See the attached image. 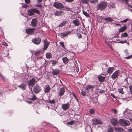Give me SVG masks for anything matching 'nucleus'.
I'll return each instance as SVG.
<instances>
[{
  "label": "nucleus",
  "instance_id": "14",
  "mask_svg": "<svg viewBox=\"0 0 132 132\" xmlns=\"http://www.w3.org/2000/svg\"><path fill=\"white\" fill-rule=\"evenodd\" d=\"M65 92V90L64 87L60 88L58 93V95L61 96H63Z\"/></svg>",
  "mask_w": 132,
  "mask_h": 132
},
{
  "label": "nucleus",
  "instance_id": "6",
  "mask_svg": "<svg viewBox=\"0 0 132 132\" xmlns=\"http://www.w3.org/2000/svg\"><path fill=\"white\" fill-rule=\"evenodd\" d=\"M53 6L57 9H63L64 7L62 3L56 2L53 3Z\"/></svg>",
  "mask_w": 132,
  "mask_h": 132
},
{
  "label": "nucleus",
  "instance_id": "64",
  "mask_svg": "<svg viewBox=\"0 0 132 132\" xmlns=\"http://www.w3.org/2000/svg\"><path fill=\"white\" fill-rule=\"evenodd\" d=\"M111 96L114 98H116L117 97L113 94H111Z\"/></svg>",
  "mask_w": 132,
  "mask_h": 132
},
{
  "label": "nucleus",
  "instance_id": "1",
  "mask_svg": "<svg viewBox=\"0 0 132 132\" xmlns=\"http://www.w3.org/2000/svg\"><path fill=\"white\" fill-rule=\"evenodd\" d=\"M107 3L105 2H103L100 3L97 6L98 10L102 11L104 10L106 7Z\"/></svg>",
  "mask_w": 132,
  "mask_h": 132
},
{
  "label": "nucleus",
  "instance_id": "58",
  "mask_svg": "<svg viewBox=\"0 0 132 132\" xmlns=\"http://www.w3.org/2000/svg\"><path fill=\"white\" fill-rule=\"evenodd\" d=\"M74 0H65V1L66 2H71L73 1Z\"/></svg>",
  "mask_w": 132,
  "mask_h": 132
},
{
  "label": "nucleus",
  "instance_id": "56",
  "mask_svg": "<svg viewBox=\"0 0 132 132\" xmlns=\"http://www.w3.org/2000/svg\"><path fill=\"white\" fill-rule=\"evenodd\" d=\"M105 92V91L103 90H101L99 91H98V92L102 94V93H104Z\"/></svg>",
  "mask_w": 132,
  "mask_h": 132
},
{
  "label": "nucleus",
  "instance_id": "47",
  "mask_svg": "<svg viewBox=\"0 0 132 132\" xmlns=\"http://www.w3.org/2000/svg\"><path fill=\"white\" fill-rule=\"evenodd\" d=\"M98 0H91V3H96L98 2Z\"/></svg>",
  "mask_w": 132,
  "mask_h": 132
},
{
  "label": "nucleus",
  "instance_id": "9",
  "mask_svg": "<svg viewBox=\"0 0 132 132\" xmlns=\"http://www.w3.org/2000/svg\"><path fill=\"white\" fill-rule=\"evenodd\" d=\"M120 71L119 70H118L115 71L112 74L111 77L113 80H115L116 78H118L119 76Z\"/></svg>",
  "mask_w": 132,
  "mask_h": 132
},
{
  "label": "nucleus",
  "instance_id": "24",
  "mask_svg": "<svg viewBox=\"0 0 132 132\" xmlns=\"http://www.w3.org/2000/svg\"><path fill=\"white\" fill-rule=\"evenodd\" d=\"M114 67H110L107 69V72L109 74H111L114 70Z\"/></svg>",
  "mask_w": 132,
  "mask_h": 132
},
{
  "label": "nucleus",
  "instance_id": "22",
  "mask_svg": "<svg viewBox=\"0 0 132 132\" xmlns=\"http://www.w3.org/2000/svg\"><path fill=\"white\" fill-rule=\"evenodd\" d=\"M127 28V26L125 25L120 28L119 30V31L120 32L124 31L126 30Z\"/></svg>",
  "mask_w": 132,
  "mask_h": 132
},
{
  "label": "nucleus",
  "instance_id": "15",
  "mask_svg": "<svg viewBox=\"0 0 132 132\" xmlns=\"http://www.w3.org/2000/svg\"><path fill=\"white\" fill-rule=\"evenodd\" d=\"M51 72L53 75H56L60 73V71L57 68L55 69H52Z\"/></svg>",
  "mask_w": 132,
  "mask_h": 132
},
{
  "label": "nucleus",
  "instance_id": "55",
  "mask_svg": "<svg viewBox=\"0 0 132 132\" xmlns=\"http://www.w3.org/2000/svg\"><path fill=\"white\" fill-rule=\"evenodd\" d=\"M65 9H66V10L67 11H71V9L69 7H65Z\"/></svg>",
  "mask_w": 132,
  "mask_h": 132
},
{
  "label": "nucleus",
  "instance_id": "13",
  "mask_svg": "<svg viewBox=\"0 0 132 132\" xmlns=\"http://www.w3.org/2000/svg\"><path fill=\"white\" fill-rule=\"evenodd\" d=\"M93 124L95 125H98V124H102V123L101 120L98 119H94L93 120Z\"/></svg>",
  "mask_w": 132,
  "mask_h": 132
},
{
  "label": "nucleus",
  "instance_id": "62",
  "mask_svg": "<svg viewBox=\"0 0 132 132\" xmlns=\"http://www.w3.org/2000/svg\"><path fill=\"white\" fill-rule=\"evenodd\" d=\"M25 2L27 3H29L30 2V0H25Z\"/></svg>",
  "mask_w": 132,
  "mask_h": 132
},
{
  "label": "nucleus",
  "instance_id": "8",
  "mask_svg": "<svg viewBox=\"0 0 132 132\" xmlns=\"http://www.w3.org/2000/svg\"><path fill=\"white\" fill-rule=\"evenodd\" d=\"M38 20L37 18L33 19L30 24V26L32 27H35L37 25Z\"/></svg>",
  "mask_w": 132,
  "mask_h": 132
},
{
  "label": "nucleus",
  "instance_id": "31",
  "mask_svg": "<svg viewBox=\"0 0 132 132\" xmlns=\"http://www.w3.org/2000/svg\"><path fill=\"white\" fill-rule=\"evenodd\" d=\"M42 50H39L36 52H34V55H35L36 56H38L40 54V53H42Z\"/></svg>",
  "mask_w": 132,
  "mask_h": 132
},
{
  "label": "nucleus",
  "instance_id": "27",
  "mask_svg": "<svg viewBox=\"0 0 132 132\" xmlns=\"http://www.w3.org/2000/svg\"><path fill=\"white\" fill-rule=\"evenodd\" d=\"M116 132H122L123 131V129L119 128L118 127H116L114 128Z\"/></svg>",
  "mask_w": 132,
  "mask_h": 132
},
{
  "label": "nucleus",
  "instance_id": "39",
  "mask_svg": "<svg viewBox=\"0 0 132 132\" xmlns=\"http://www.w3.org/2000/svg\"><path fill=\"white\" fill-rule=\"evenodd\" d=\"M129 0H120V2H122V3H124L125 4H127L128 5V2Z\"/></svg>",
  "mask_w": 132,
  "mask_h": 132
},
{
  "label": "nucleus",
  "instance_id": "19",
  "mask_svg": "<svg viewBox=\"0 0 132 132\" xmlns=\"http://www.w3.org/2000/svg\"><path fill=\"white\" fill-rule=\"evenodd\" d=\"M72 23L75 25V26H78L80 24L79 21L77 19H76L75 20H73Z\"/></svg>",
  "mask_w": 132,
  "mask_h": 132
},
{
  "label": "nucleus",
  "instance_id": "7",
  "mask_svg": "<svg viewBox=\"0 0 132 132\" xmlns=\"http://www.w3.org/2000/svg\"><path fill=\"white\" fill-rule=\"evenodd\" d=\"M42 40L43 42L44 45L43 48V50L44 51L46 50L47 48L50 45V42L46 38L44 40Z\"/></svg>",
  "mask_w": 132,
  "mask_h": 132
},
{
  "label": "nucleus",
  "instance_id": "29",
  "mask_svg": "<svg viewBox=\"0 0 132 132\" xmlns=\"http://www.w3.org/2000/svg\"><path fill=\"white\" fill-rule=\"evenodd\" d=\"M105 79V77L102 76H100L98 77V79L100 82H103Z\"/></svg>",
  "mask_w": 132,
  "mask_h": 132
},
{
  "label": "nucleus",
  "instance_id": "17",
  "mask_svg": "<svg viewBox=\"0 0 132 132\" xmlns=\"http://www.w3.org/2000/svg\"><path fill=\"white\" fill-rule=\"evenodd\" d=\"M70 106V104L69 103H67L66 104H63L62 106V108L64 110H66L68 109Z\"/></svg>",
  "mask_w": 132,
  "mask_h": 132
},
{
  "label": "nucleus",
  "instance_id": "32",
  "mask_svg": "<svg viewBox=\"0 0 132 132\" xmlns=\"http://www.w3.org/2000/svg\"><path fill=\"white\" fill-rule=\"evenodd\" d=\"M104 19L105 20L109 22H112L113 21V19L110 17L107 18H104Z\"/></svg>",
  "mask_w": 132,
  "mask_h": 132
},
{
  "label": "nucleus",
  "instance_id": "51",
  "mask_svg": "<svg viewBox=\"0 0 132 132\" xmlns=\"http://www.w3.org/2000/svg\"><path fill=\"white\" fill-rule=\"evenodd\" d=\"M73 96L75 97V98L76 100L77 101H78V99L77 97V96H76V95H75V94L73 92Z\"/></svg>",
  "mask_w": 132,
  "mask_h": 132
},
{
  "label": "nucleus",
  "instance_id": "36",
  "mask_svg": "<svg viewBox=\"0 0 132 132\" xmlns=\"http://www.w3.org/2000/svg\"><path fill=\"white\" fill-rule=\"evenodd\" d=\"M114 129L113 127H109L107 130L108 132H113Z\"/></svg>",
  "mask_w": 132,
  "mask_h": 132
},
{
  "label": "nucleus",
  "instance_id": "43",
  "mask_svg": "<svg viewBox=\"0 0 132 132\" xmlns=\"http://www.w3.org/2000/svg\"><path fill=\"white\" fill-rule=\"evenodd\" d=\"M97 87L95 86H91V89H92V91H93L94 90L95 91L97 89Z\"/></svg>",
  "mask_w": 132,
  "mask_h": 132
},
{
  "label": "nucleus",
  "instance_id": "34",
  "mask_svg": "<svg viewBox=\"0 0 132 132\" xmlns=\"http://www.w3.org/2000/svg\"><path fill=\"white\" fill-rule=\"evenodd\" d=\"M50 62H52V65L53 66H54L56 64L58 63L57 61L54 60H51Z\"/></svg>",
  "mask_w": 132,
  "mask_h": 132
},
{
  "label": "nucleus",
  "instance_id": "45",
  "mask_svg": "<svg viewBox=\"0 0 132 132\" xmlns=\"http://www.w3.org/2000/svg\"><path fill=\"white\" fill-rule=\"evenodd\" d=\"M88 1L89 0H82V2L85 4H87Z\"/></svg>",
  "mask_w": 132,
  "mask_h": 132
},
{
  "label": "nucleus",
  "instance_id": "57",
  "mask_svg": "<svg viewBox=\"0 0 132 132\" xmlns=\"http://www.w3.org/2000/svg\"><path fill=\"white\" fill-rule=\"evenodd\" d=\"M131 58H132V54L126 57V58L127 59H130Z\"/></svg>",
  "mask_w": 132,
  "mask_h": 132
},
{
  "label": "nucleus",
  "instance_id": "12",
  "mask_svg": "<svg viewBox=\"0 0 132 132\" xmlns=\"http://www.w3.org/2000/svg\"><path fill=\"white\" fill-rule=\"evenodd\" d=\"M36 82V80L34 78H32L31 79H30L28 81V83L29 87H30V86H32V87L35 84Z\"/></svg>",
  "mask_w": 132,
  "mask_h": 132
},
{
  "label": "nucleus",
  "instance_id": "10",
  "mask_svg": "<svg viewBox=\"0 0 132 132\" xmlns=\"http://www.w3.org/2000/svg\"><path fill=\"white\" fill-rule=\"evenodd\" d=\"M35 29L33 28H29L26 29V32L28 35H32L35 32Z\"/></svg>",
  "mask_w": 132,
  "mask_h": 132
},
{
  "label": "nucleus",
  "instance_id": "53",
  "mask_svg": "<svg viewBox=\"0 0 132 132\" xmlns=\"http://www.w3.org/2000/svg\"><path fill=\"white\" fill-rule=\"evenodd\" d=\"M130 91L131 94H132V85H131L129 87Z\"/></svg>",
  "mask_w": 132,
  "mask_h": 132
},
{
  "label": "nucleus",
  "instance_id": "11",
  "mask_svg": "<svg viewBox=\"0 0 132 132\" xmlns=\"http://www.w3.org/2000/svg\"><path fill=\"white\" fill-rule=\"evenodd\" d=\"M110 120L111 123L114 126H116L118 124L119 122L116 118H112Z\"/></svg>",
  "mask_w": 132,
  "mask_h": 132
},
{
  "label": "nucleus",
  "instance_id": "33",
  "mask_svg": "<svg viewBox=\"0 0 132 132\" xmlns=\"http://www.w3.org/2000/svg\"><path fill=\"white\" fill-rule=\"evenodd\" d=\"M46 56L47 59H50L52 57V54L51 53H47L46 54Z\"/></svg>",
  "mask_w": 132,
  "mask_h": 132
},
{
  "label": "nucleus",
  "instance_id": "2",
  "mask_svg": "<svg viewBox=\"0 0 132 132\" xmlns=\"http://www.w3.org/2000/svg\"><path fill=\"white\" fill-rule=\"evenodd\" d=\"M42 90L41 87L38 84L34 86L33 91L35 94H38Z\"/></svg>",
  "mask_w": 132,
  "mask_h": 132
},
{
  "label": "nucleus",
  "instance_id": "63",
  "mask_svg": "<svg viewBox=\"0 0 132 132\" xmlns=\"http://www.w3.org/2000/svg\"><path fill=\"white\" fill-rule=\"evenodd\" d=\"M111 6L112 8H114V5L113 3L111 4Z\"/></svg>",
  "mask_w": 132,
  "mask_h": 132
},
{
  "label": "nucleus",
  "instance_id": "61",
  "mask_svg": "<svg viewBox=\"0 0 132 132\" xmlns=\"http://www.w3.org/2000/svg\"><path fill=\"white\" fill-rule=\"evenodd\" d=\"M94 110L93 109H91V114H94Z\"/></svg>",
  "mask_w": 132,
  "mask_h": 132
},
{
  "label": "nucleus",
  "instance_id": "46",
  "mask_svg": "<svg viewBox=\"0 0 132 132\" xmlns=\"http://www.w3.org/2000/svg\"><path fill=\"white\" fill-rule=\"evenodd\" d=\"M81 93L82 95L83 96H85L86 94V92L85 91H82L81 92Z\"/></svg>",
  "mask_w": 132,
  "mask_h": 132
},
{
  "label": "nucleus",
  "instance_id": "59",
  "mask_svg": "<svg viewBox=\"0 0 132 132\" xmlns=\"http://www.w3.org/2000/svg\"><path fill=\"white\" fill-rule=\"evenodd\" d=\"M36 6H37L40 7H42V5L40 4L36 5Z\"/></svg>",
  "mask_w": 132,
  "mask_h": 132
},
{
  "label": "nucleus",
  "instance_id": "40",
  "mask_svg": "<svg viewBox=\"0 0 132 132\" xmlns=\"http://www.w3.org/2000/svg\"><path fill=\"white\" fill-rule=\"evenodd\" d=\"M48 102L50 104H54L55 103V101L54 99L52 100H49Z\"/></svg>",
  "mask_w": 132,
  "mask_h": 132
},
{
  "label": "nucleus",
  "instance_id": "3",
  "mask_svg": "<svg viewBox=\"0 0 132 132\" xmlns=\"http://www.w3.org/2000/svg\"><path fill=\"white\" fill-rule=\"evenodd\" d=\"M27 11L28 12V14L30 16L32 15H34V13H35L38 14L40 13L39 11L35 8L27 10Z\"/></svg>",
  "mask_w": 132,
  "mask_h": 132
},
{
  "label": "nucleus",
  "instance_id": "52",
  "mask_svg": "<svg viewBox=\"0 0 132 132\" xmlns=\"http://www.w3.org/2000/svg\"><path fill=\"white\" fill-rule=\"evenodd\" d=\"M28 7V5L26 4H23L22 5V7L23 8H26Z\"/></svg>",
  "mask_w": 132,
  "mask_h": 132
},
{
  "label": "nucleus",
  "instance_id": "60",
  "mask_svg": "<svg viewBox=\"0 0 132 132\" xmlns=\"http://www.w3.org/2000/svg\"><path fill=\"white\" fill-rule=\"evenodd\" d=\"M127 42V40H125V41H121L119 42V43H121L122 44H123V43H126Z\"/></svg>",
  "mask_w": 132,
  "mask_h": 132
},
{
  "label": "nucleus",
  "instance_id": "5",
  "mask_svg": "<svg viewBox=\"0 0 132 132\" xmlns=\"http://www.w3.org/2000/svg\"><path fill=\"white\" fill-rule=\"evenodd\" d=\"M119 122L123 126H128L129 125V122L124 119H121L119 120Z\"/></svg>",
  "mask_w": 132,
  "mask_h": 132
},
{
  "label": "nucleus",
  "instance_id": "49",
  "mask_svg": "<svg viewBox=\"0 0 132 132\" xmlns=\"http://www.w3.org/2000/svg\"><path fill=\"white\" fill-rule=\"evenodd\" d=\"M112 111L113 112L116 114H117V111L114 109H112Z\"/></svg>",
  "mask_w": 132,
  "mask_h": 132
},
{
  "label": "nucleus",
  "instance_id": "50",
  "mask_svg": "<svg viewBox=\"0 0 132 132\" xmlns=\"http://www.w3.org/2000/svg\"><path fill=\"white\" fill-rule=\"evenodd\" d=\"M128 20H129L128 19H127L124 20L120 21V22H126L127 21H128Z\"/></svg>",
  "mask_w": 132,
  "mask_h": 132
},
{
  "label": "nucleus",
  "instance_id": "30",
  "mask_svg": "<svg viewBox=\"0 0 132 132\" xmlns=\"http://www.w3.org/2000/svg\"><path fill=\"white\" fill-rule=\"evenodd\" d=\"M86 89L87 93H88L90 94L89 90L91 89V85H87L86 87Z\"/></svg>",
  "mask_w": 132,
  "mask_h": 132
},
{
  "label": "nucleus",
  "instance_id": "54",
  "mask_svg": "<svg viewBox=\"0 0 132 132\" xmlns=\"http://www.w3.org/2000/svg\"><path fill=\"white\" fill-rule=\"evenodd\" d=\"M3 45L5 46H8L7 43L5 42H3L2 43V44Z\"/></svg>",
  "mask_w": 132,
  "mask_h": 132
},
{
  "label": "nucleus",
  "instance_id": "16",
  "mask_svg": "<svg viewBox=\"0 0 132 132\" xmlns=\"http://www.w3.org/2000/svg\"><path fill=\"white\" fill-rule=\"evenodd\" d=\"M44 91L45 93H48L51 89V87L49 85L47 84L44 87Z\"/></svg>",
  "mask_w": 132,
  "mask_h": 132
},
{
  "label": "nucleus",
  "instance_id": "21",
  "mask_svg": "<svg viewBox=\"0 0 132 132\" xmlns=\"http://www.w3.org/2000/svg\"><path fill=\"white\" fill-rule=\"evenodd\" d=\"M26 85L25 84H22L20 85H18V87L23 90H24L26 89Z\"/></svg>",
  "mask_w": 132,
  "mask_h": 132
},
{
  "label": "nucleus",
  "instance_id": "41",
  "mask_svg": "<svg viewBox=\"0 0 132 132\" xmlns=\"http://www.w3.org/2000/svg\"><path fill=\"white\" fill-rule=\"evenodd\" d=\"M75 122V121L74 120L68 122L67 123V124L69 125H72L74 124Z\"/></svg>",
  "mask_w": 132,
  "mask_h": 132
},
{
  "label": "nucleus",
  "instance_id": "37",
  "mask_svg": "<svg viewBox=\"0 0 132 132\" xmlns=\"http://www.w3.org/2000/svg\"><path fill=\"white\" fill-rule=\"evenodd\" d=\"M82 12L88 18L89 17L90 15L87 12L84 11H83Z\"/></svg>",
  "mask_w": 132,
  "mask_h": 132
},
{
  "label": "nucleus",
  "instance_id": "26",
  "mask_svg": "<svg viewBox=\"0 0 132 132\" xmlns=\"http://www.w3.org/2000/svg\"><path fill=\"white\" fill-rule=\"evenodd\" d=\"M68 23V21H63L61 23L59 24L58 27H60L64 26Z\"/></svg>",
  "mask_w": 132,
  "mask_h": 132
},
{
  "label": "nucleus",
  "instance_id": "23",
  "mask_svg": "<svg viewBox=\"0 0 132 132\" xmlns=\"http://www.w3.org/2000/svg\"><path fill=\"white\" fill-rule=\"evenodd\" d=\"M71 32V31H69L67 32H64L63 33H61V35L63 37H64L68 35Z\"/></svg>",
  "mask_w": 132,
  "mask_h": 132
},
{
  "label": "nucleus",
  "instance_id": "4",
  "mask_svg": "<svg viewBox=\"0 0 132 132\" xmlns=\"http://www.w3.org/2000/svg\"><path fill=\"white\" fill-rule=\"evenodd\" d=\"M31 41L35 44L39 45L40 44L41 39L39 37H36L33 38L31 40Z\"/></svg>",
  "mask_w": 132,
  "mask_h": 132
},
{
  "label": "nucleus",
  "instance_id": "18",
  "mask_svg": "<svg viewBox=\"0 0 132 132\" xmlns=\"http://www.w3.org/2000/svg\"><path fill=\"white\" fill-rule=\"evenodd\" d=\"M64 13L63 10L58 11H56L54 13V15L55 16H60L62 15Z\"/></svg>",
  "mask_w": 132,
  "mask_h": 132
},
{
  "label": "nucleus",
  "instance_id": "48",
  "mask_svg": "<svg viewBox=\"0 0 132 132\" xmlns=\"http://www.w3.org/2000/svg\"><path fill=\"white\" fill-rule=\"evenodd\" d=\"M47 125H48V126L50 127H53L54 128H56L58 130L57 128L55 127L54 126H53L52 125H51V124L49 123Z\"/></svg>",
  "mask_w": 132,
  "mask_h": 132
},
{
  "label": "nucleus",
  "instance_id": "38",
  "mask_svg": "<svg viewBox=\"0 0 132 132\" xmlns=\"http://www.w3.org/2000/svg\"><path fill=\"white\" fill-rule=\"evenodd\" d=\"M128 36V34L127 32H125L122 34L121 36V37H126Z\"/></svg>",
  "mask_w": 132,
  "mask_h": 132
},
{
  "label": "nucleus",
  "instance_id": "44",
  "mask_svg": "<svg viewBox=\"0 0 132 132\" xmlns=\"http://www.w3.org/2000/svg\"><path fill=\"white\" fill-rule=\"evenodd\" d=\"M59 44L62 46L64 49H65V47L64 46V44L63 42H60Z\"/></svg>",
  "mask_w": 132,
  "mask_h": 132
},
{
  "label": "nucleus",
  "instance_id": "28",
  "mask_svg": "<svg viewBox=\"0 0 132 132\" xmlns=\"http://www.w3.org/2000/svg\"><path fill=\"white\" fill-rule=\"evenodd\" d=\"M124 88H123L121 87L118 89V92L122 94H124L125 92H124Z\"/></svg>",
  "mask_w": 132,
  "mask_h": 132
},
{
  "label": "nucleus",
  "instance_id": "20",
  "mask_svg": "<svg viewBox=\"0 0 132 132\" xmlns=\"http://www.w3.org/2000/svg\"><path fill=\"white\" fill-rule=\"evenodd\" d=\"M31 91L32 92V94L33 95V96H32V97L31 98H29V100H31L32 101H35L37 99V97H36V95H35L33 93L32 91V89H31Z\"/></svg>",
  "mask_w": 132,
  "mask_h": 132
},
{
  "label": "nucleus",
  "instance_id": "35",
  "mask_svg": "<svg viewBox=\"0 0 132 132\" xmlns=\"http://www.w3.org/2000/svg\"><path fill=\"white\" fill-rule=\"evenodd\" d=\"M85 129L87 132H91V126H87Z\"/></svg>",
  "mask_w": 132,
  "mask_h": 132
},
{
  "label": "nucleus",
  "instance_id": "42",
  "mask_svg": "<svg viewBox=\"0 0 132 132\" xmlns=\"http://www.w3.org/2000/svg\"><path fill=\"white\" fill-rule=\"evenodd\" d=\"M76 35L78 39H80L82 37V35L79 33H77Z\"/></svg>",
  "mask_w": 132,
  "mask_h": 132
},
{
  "label": "nucleus",
  "instance_id": "25",
  "mask_svg": "<svg viewBox=\"0 0 132 132\" xmlns=\"http://www.w3.org/2000/svg\"><path fill=\"white\" fill-rule=\"evenodd\" d=\"M62 59L63 61V63L65 64L68 63L69 61V59L66 57H63Z\"/></svg>",
  "mask_w": 132,
  "mask_h": 132
}]
</instances>
